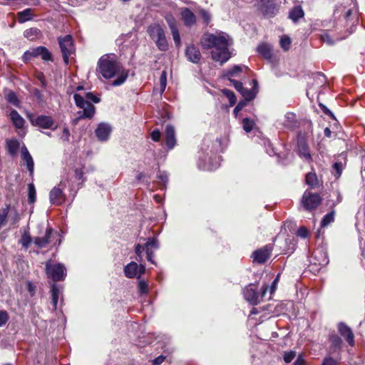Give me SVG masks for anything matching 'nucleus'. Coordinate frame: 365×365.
I'll return each instance as SVG.
<instances>
[{"label": "nucleus", "mask_w": 365, "mask_h": 365, "mask_svg": "<svg viewBox=\"0 0 365 365\" xmlns=\"http://www.w3.org/2000/svg\"><path fill=\"white\" fill-rule=\"evenodd\" d=\"M6 148L8 153L11 156H15L18 153L20 148V143L16 139H10L6 140Z\"/></svg>", "instance_id": "nucleus-28"}, {"label": "nucleus", "mask_w": 365, "mask_h": 365, "mask_svg": "<svg viewBox=\"0 0 365 365\" xmlns=\"http://www.w3.org/2000/svg\"><path fill=\"white\" fill-rule=\"evenodd\" d=\"M257 52L266 59H271L272 57V48L267 43H262L257 48Z\"/></svg>", "instance_id": "nucleus-29"}, {"label": "nucleus", "mask_w": 365, "mask_h": 365, "mask_svg": "<svg viewBox=\"0 0 365 365\" xmlns=\"http://www.w3.org/2000/svg\"><path fill=\"white\" fill-rule=\"evenodd\" d=\"M344 166L345 162L342 161H336L333 164L331 172L336 178H339L341 176Z\"/></svg>", "instance_id": "nucleus-33"}, {"label": "nucleus", "mask_w": 365, "mask_h": 365, "mask_svg": "<svg viewBox=\"0 0 365 365\" xmlns=\"http://www.w3.org/2000/svg\"><path fill=\"white\" fill-rule=\"evenodd\" d=\"M145 247L148 261L155 264V262L153 258L154 257V251L159 248V244L157 238L149 237L145 244Z\"/></svg>", "instance_id": "nucleus-15"}, {"label": "nucleus", "mask_w": 365, "mask_h": 365, "mask_svg": "<svg viewBox=\"0 0 365 365\" xmlns=\"http://www.w3.org/2000/svg\"><path fill=\"white\" fill-rule=\"evenodd\" d=\"M185 55L187 59L194 63H197L201 58V53L198 48L193 45H190L187 47L185 50Z\"/></svg>", "instance_id": "nucleus-24"}, {"label": "nucleus", "mask_w": 365, "mask_h": 365, "mask_svg": "<svg viewBox=\"0 0 365 365\" xmlns=\"http://www.w3.org/2000/svg\"><path fill=\"white\" fill-rule=\"evenodd\" d=\"M138 290L140 294H146L148 291V285L144 280L138 282Z\"/></svg>", "instance_id": "nucleus-52"}, {"label": "nucleus", "mask_w": 365, "mask_h": 365, "mask_svg": "<svg viewBox=\"0 0 365 365\" xmlns=\"http://www.w3.org/2000/svg\"><path fill=\"white\" fill-rule=\"evenodd\" d=\"M21 158L26 166L29 174L33 176L34 172V163L32 156L29 153L26 147L24 145L21 147Z\"/></svg>", "instance_id": "nucleus-19"}, {"label": "nucleus", "mask_w": 365, "mask_h": 365, "mask_svg": "<svg viewBox=\"0 0 365 365\" xmlns=\"http://www.w3.org/2000/svg\"><path fill=\"white\" fill-rule=\"evenodd\" d=\"M329 341L331 347L334 350L340 349L343 343L342 339L336 334L330 335Z\"/></svg>", "instance_id": "nucleus-35"}, {"label": "nucleus", "mask_w": 365, "mask_h": 365, "mask_svg": "<svg viewBox=\"0 0 365 365\" xmlns=\"http://www.w3.org/2000/svg\"><path fill=\"white\" fill-rule=\"evenodd\" d=\"M222 93L229 99V101L231 105H234L236 103V101H237L236 96L232 91L228 90V89H223Z\"/></svg>", "instance_id": "nucleus-45"}, {"label": "nucleus", "mask_w": 365, "mask_h": 365, "mask_svg": "<svg viewBox=\"0 0 365 365\" xmlns=\"http://www.w3.org/2000/svg\"><path fill=\"white\" fill-rule=\"evenodd\" d=\"M322 38L324 42H326L327 43H328L329 45H331L334 43V41H332V39L331 38L330 36L328 34H324L322 36Z\"/></svg>", "instance_id": "nucleus-63"}, {"label": "nucleus", "mask_w": 365, "mask_h": 365, "mask_svg": "<svg viewBox=\"0 0 365 365\" xmlns=\"http://www.w3.org/2000/svg\"><path fill=\"white\" fill-rule=\"evenodd\" d=\"M145 267L143 264L138 265L135 262L128 263L124 267V274L128 278L140 277L145 273Z\"/></svg>", "instance_id": "nucleus-13"}, {"label": "nucleus", "mask_w": 365, "mask_h": 365, "mask_svg": "<svg viewBox=\"0 0 365 365\" xmlns=\"http://www.w3.org/2000/svg\"><path fill=\"white\" fill-rule=\"evenodd\" d=\"M66 187V182L61 181L60 183L54 187L50 192L49 198L50 202L53 205H60L66 199V196L63 192V190Z\"/></svg>", "instance_id": "nucleus-12"}, {"label": "nucleus", "mask_w": 365, "mask_h": 365, "mask_svg": "<svg viewBox=\"0 0 365 365\" xmlns=\"http://www.w3.org/2000/svg\"><path fill=\"white\" fill-rule=\"evenodd\" d=\"M165 357L163 355H160L158 357H156L153 361V365H160L161 364L164 360H165Z\"/></svg>", "instance_id": "nucleus-64"}, {"label": "nucleus", "mask_w": 365, "mask_h": 365, "mask_svg": "<svg viewBox=\"0 0 365 365\" xmlns=\"http://www.w3.org/2000/svg\"><path fill=\"white\" fill-rule=\"evenodd\" d=\"M31 55L36 58L41 56L43 61H52L51 52L45 46H38L31 49Z\"/></svg>", "instance_id": "nucleus-22"}, {"label": "nucleus", "mask_w": 365, "mask_h": 365, "mask_svg": "<svg viewBox=\"0 0 365 365\" xmlns=\"http://www.w3.org/2000/svg\"><path fill=\"white\" fill-rule=\"evenodd\" d=\"M322 365H338L337 362L331 357H328L324 359Z\"/></svg>", "instance_id": "nucleus-61"}, {"label": "nucleus", "mask_w": 365, "mask_h": 365, "mask_svg": "<svg viewBox=\"0 0 365 365\" xmlns=\"http://www.w3.org/2000/svg\"><path fill=\"white\" fill-rule=\"evenodd\" d=\"M291 45V39L287 36H284L280 39V46L284 50H289Z\"/></svg>", "instance_id": "nucleus-43"}, {"label": "nucleus", "mask_w": 365, "mask_h": 365, "mask_svg": "<svg viewBox=\"0 0 365 365\" xmlns=\"http://www.w3.org/2000/svg\"><path fill=\"white\" fill-rule=\"evenodd\" d=\"M51 299L53 309H56L58 302V298L61 294L60 289L56 284H53L51 286Z\"/></svg>", "instance_id": "nucleus-31"}, {"label": "nucleus", "mask_w": 365, "mask_h": 365, "mask_svg": "<svg viewBox=\"0 0 365 365\" xmlns=\"http://www.w3.org/2000/svg\"><path fill=\"white\" fill-rule=\"evenodd\" d=\"M40 34V30L36 28H31L24 33V36L30 41H34Z\"/></svg>", "instance_id": "nucleus-36"}, {"label": "nucleus", "mask_w": 365, "mask_h": 365, "mask_svg": "<svg viewBox=\"0 0 365 365\" xmlns=\"http://www.w3.org/2000/svg\"><path fill=\"white\" fill-rule=\"evenodd\" d=\"M230 81L232 83L233 86L238 92L240 93L241 91H242L243 85L242 82L234 79H230Z\"/></svg>", "instance_id": "nucleus-57"}, {"label": "nucleus", "mask_w": 365, "mask_h": 365, "mask_svg": "<svg viewBox=\"0 0 365 365\" xmlns=\"http://www.w3.org/2000/svg\"><path fill=\"white\" fill-rule=\"evenodd\" d=\"M321 197L316 193L305 191L302 199V204L307 210L316 209L321 202Z\"/></svg>", "instance_id": "nucleus-10"}, {"label": "nucleus", "mask_w": 365, "mask_h": 365, "mask_svg": "<svg viewBox=\"0 0 365 365\" xmlns=\"http://www.w3.org/2000/svg\"><path fill=\"white\" fill-rule=\"evenodd\" d=\"M304 15L302 8L299 6L294 7L289 14V18L294 22H297Z\"/></svg>", "instance_id": "nucleus-30"}, {"label": "nucleus", "mask_w": 365, "mask_h": 365, "mask_svg": "<svg viewBox=\"0 0 365 365\" xmlns=\"http://www.w3.org/2000/svg\"><path fill=\"white\" fill-rule=\"evenodd\" d=\"M230 36L225 33L218 35L208 34L202 37L201 44L204 48H212V58L222 65L231 57L228 49L230 46Z\"/></svg>", "instance_id": "nucleus-1"}, {"label": "nucleus", "mask_w": 365, "mask_h": 365, "mask_svg": "<svg viewBox=\"0 0 365 365\" xmlns=\"http://www.w3.org/2000/svg\"><path fill=\"white\" fill-rule=\"evenodd\" d=\"M314 80L318 84H323L325 83V76L322 73H317L314 76Z\"/></svg>", "instance_id": "nucleus-59"}, {"label": "nucleus", "mask_w": 365, "mask_h": 365, "mask_svg": "<svg viewBox=\"0 0 365 365\" xmlns=\"http://www.w3.org/2000/svg\"><path fill=\"white\" fill-rule=\"evenodd\" d=\"M296 356V353L294 351L284 352L283 359L286 363H290Z\"/></svg>", "instance_id": "nucleus-50"}, {"label": "nucleus", "mask_w": 365, "mask_h": 365, "mask_svg": "<svg viewBox=\"0 0 365 365\" xmlns=\"http://www.w3.org/2000/svg\"><path fill=\"white\" fill-rule=\"evenodd\" d=\"M309 235V232L305 227H300L298 229L297 232V235L303 239L308 237Z\"/></svg>", "instance_id": "nucleus-53"}, {"label": "nucleus", "mask_w": 365, "mask_h": 365, "mask_svg": "<svg viewBox=\"0 0 365 365\" xmlns=\"http://www.w3.org/2000/svg\"><path fill=\"white\" fill-rule=\"evenodd\" d=\"M158 178L160 179L163 184H165L168 182V174L165 172L160 173L158 175Z\"/></svg>", "instance_id": "nucleus-62"}, {"label": "nucleus", "mask_w": 365, "mask_h": 365, "mask_svg": "<svg viewBox=\"0 0 365 365\" xmlns=\"http://www.w3.org/2000/svg\"><path fill=\"white\" fill-rule=\"evenodd\" d=\"M305 180L306 183L311 187H315L318 184L317 177L314 173H307Z\"/></svg>", "instance_id": "nucleus-38"}, {"label": "nucleus", "mask_w": 365, "mask_h": 365, "mask_svg": "<svg viewBox=\"0 0 365 365\" xmlns=\"http://www.w3.org/2000/svg\"><path fill=\"white\" fill-rule=\"evenodd\" d=\"M34 124L43 129L55 130L57 127L56 125L53 127L55 122L51 116L44 115L37 116Z\"/></svg>", "instance_id": "nucleus-17"}, {"label": "nucleus", "mask_w": 365, "mask_h": 365, "mask_svg": "<svg viewBox=\"0 0 365 365\" xmlns=\"http://www.w3.org/2000/svg\"><path fill=\"white\" fill-rule=\"evenodd\" d=\"M207 148H202V151L199 155L200 163L198 166L200 169L212 170L216 169L219 165L218 157L217 156V150H214L212 148L209 150V145Z\"/></svg>", "instance_id": "nucleus-5"}, {"label": "nucleus", "mask_w": 365, "mask_h": 365, "mask_svg": "<svg viewBox=\"0 0 365 365\" xmlns=\"http://www.w3.org/2000/svg\"><path fill=\"white\" fill-rule=\"evenodd\" d=\"M165 19L170 29L177 28L175 19L171 14H167Z\"/></svg>", "instance_id": "nucleus-46"}, {"label": "nucleus", "mask_w": 365, "mask_h": 365, "mask_svg": "<svg viewBox=\"0 0 365 365\" xmlns=\"http://www.w3.org/2000/svg\"><path fill=\"white\" fill-rule=\"evenodd\" d=\"M5 98L8 103L14 105V106H16V107L20 106L19 100L16 94L14 91H8L7 93L5 95Z\"/></svg>", "instance_id": "nucleus-34"}, {"label": "nucleus", "mask_w": 365, "mask_h": 365, "mask_svg": "<svg viewBox=\"0 0 365 365\" xmlns=\"http://www.w3.org/2000/svg\"><path fill=\"white\" fill-rule=\"evenodd\" d=\"M174 42L177 46L180 45V36L178 28L170 29Z\"/></svg>", "instance_id": "nucleus-49"}, {"label": "nucleus", "mask_w": 365, "mask_h": 365, "mask_svg": "<svg viewBox=\"0 0 365 365\" xmlns=\"http://www.w3.org/2000/svg\"><path fill=\"white\" fill-rule=\"evenodd\" d=\"M143 251H145V245H142L140 244H138L135 245V252L138 255V259H137V260L138 262H140L142 259V253L143 252Z\"/></svg>", "instance_id": "nucleus-51"}, {"label": "nucleus", "mask_w": 365, "mask_h": 365, "mask_svg": "<svg viewBox=\"0 0 365 365\" xmlns=\"http://www.w3.org/2000/svg\"><path fill=\"white\" fill-rule=\"evenodd\" d=\"M151 139L155 142H158L160 140L161 133L158 129H155L150 134Z\"/></svg>", "instance_id": "nucleus-56"}, {"label": "nucleus", "mask_w": 365, "mask_h": 365, "mask_svg": "<svg viewBox=\"0 0 365 365\" xmlns=\"http://www.w3.org/2000/svg\"><path fill=\"white\" fill-rule=\"evenodd\" d=\"M31 242H32L31 237L30 236L29 232L25 231L24 233L21 236L20 243L21 244V245L24 247L28 248Z\"/></svg>", "instance_id": "nucleus-40"}, {"label": "nucleus", "mask_w": 365, "mask_h": 365, "mask_svg": "<svg viewBox=\"0 0 365 365\" xmlns=\"http://www.w3.org/2000/svg\"><path fill=\"white\" fill-rule=\"evenodd\" d=\"M255 6L266 18H272L277 12V9L272 0H257Z\"/></svg>", "instance_id": "nucleus-11"}, {"label": "nucleus", "mask_w": 365, "mask_h": 365, "mask_svg": "<svg viewBox=\"0 0 365 365\" xmlns=\"http://www.w3.org/2000/svg\"><path fill=\"white\" fill-rule=\"evenodd\" d=\"M34 16V9L27 8L17 13V20L19 23L24 24L28 21L32 20Z\"/></svg>", "instance_id": "nucleus-26"}, {"label": "nucleus", "mask_w": 365, "mask_h": 365, "mask_svg": "<svg viewBox=\"0 0 365 365\" xmlns=\"http://www.w3.org/2000/svg\"><path fill=\"white\" fill-rule=\"evenodd\" d=\"M297 145L299 155L304 158L306 161L309 163L312 162V155L309 153V148L306 141L302 138L299 139L297 141Z\"/></svg>", "instance_id": "nucleus-21"}, {"label": "nucleus", "mask_w": 365, "mask_h": 365, "mask_svg": "<svg viewBox=\"0 0 365 365\" xmlns=\"http://www.w3.org/2000/svg\"><path fill=\"white\" fill-rule=\"evenodd\" d=\"M73 98L76 106L82 109L77 113L78 116L75 121L83 118H92L96 113V108L90 101L97 103L100 102V98L91 92L86 93V99L78 93H75Z\"/></svg>", "instance_id": "nucleus-4"}, {"label": "nucleus", "mask_w": 365, "mask_h": 365, "mask_svg": "<svg viewBox=\"0 0 365 365\" xmlns=\"http://www.w3.org/2000/svg\"><path fill=\"white\" fill-rule=\"evenodd\" d=\"M182 19L187 26H192L196 23L195 15L189 9L185 8L181 11Z\"/></svg>", "instance_id": "nucleus-25"}, {"label": "nucleus", "mask_w": 365, "mask_h": 365, "mask_svg": "<svg viewBox=\"0 0 365 365\" xmlns=\"http://www.w3.org/2000/svg\"><path fill=\"white\" fill-rule=\"evenodd\" d=\"M160 92L163 93L165 90L167 85V73L165 71H162L161 75L160 76Z\"/></svg>", "instance_id": "nucleus-44"}, {"label": "nucleus", "mask_w": 365, "mask_h": 365, "mask_svg": "<svg viewBox=\"0 0 365 365\" xmlns=\"http://www.w3.org/2000/svg\"><path fill=\"white\" fill-rule=\"evenodd\" d=\"M9 115L16 128L21 129L24 127L25 120L16 110H12Z\"/></svg>", "instance_id": "nucleus-27"}, {"label": "nucleus", "mask_w": 365, "mask_h": 365, "mask_svg": "<svg viewBox=\"0 0 365 365\" xmlns=\"http://www.w3.org/2000/svg\"><path fill=\"white\" fill-rule=\"evenodd\" d=\"M110 125L105 123H100L95 130L96 137L101 141H106L110 136Z\"/></svg>", "instance_id": "nucleus-18"}, {"label": "nucleus", "mask_w": 365, "mask_h": 365, "mask_svg": "<svg viewBox=\"0 0 365 365\" xmlns=\"http://www.w3.org/2000/svg\"><path fill=\"white\" fill-rule=\"evenodd\" d=\"M255 125V121L249 118H245L242 120L243 129L246 133H250L253 129Z\"/></svg>", "instance_id": "nucleus-39"}, {"label": "nucleus", "mask_w": 365, "mask_h": 365, "mask_svg": "<svg viewBox=\"0 0 365 365\" xmlns=\"http://www.w3.org/2000/svg\"><path fill=\"white\" fill-rule=\"evenodd\" d=\"M70 138V131L68 128H64L61 139L63 141L68 142Z\"/></svg>", "instance_id": "nucleus-58"}, {"label": "nucleus", "mask_w": 365, "mask_h": 365, "mask_svg": "<svg viewBox=\"0 0 365 365\" xmlns=\"http://www.w3.org/2000/svg\"><path fill=\"white\" fill-rule=\"evenodd\" d=\"M242 72V67L238 65H235L232 68L228 69L224 71L222 74L223 78H227L229 80L232 79V77H235Z\"/></svg>", "instance_id": "nucleus-32"}, {"label": "nucleus", "mask_w": 365, "mask_h": 365, "mask_svg": "<svg viewBox=\"0 0 365 365\" xmlns=\"http://www.w3.org/2000/svg\"><path fill=\"white\" fill-rule=\"evenodd\" d=\"M147 31L160 51H166L168 50L169 46L165 31L160 24H153L150 25L148 27Z\"/></svg>", "instance_id": "nucleus-6"}, {"label": "nucleus", "mask_w": 365, "mask_h": 365, "mask_svg": "<svg viewBox=\"0 0 365 365\" xmlns=\"http://www.w3.org/2000/svg\"><path fill=\"white\" fill-rule=\"evenodd\" d=\"M334 211L327 213V215H324V217H323V219L321 222L322 227L327 226L331 222L334 221Z\"/></svg>", "instance_id": "nucleus-42"}, {"label": "nucleus", "mask_w": 365, "mask_h": 365, "mask_svg": "<svg viewBox=\"0 0 365 365\" xmlns=\"http://www.w3.org/2000/svg\"><path fill=\"white\" fill-rule=\"evenodd\" d=\"M199 13H200V16L202 17V19L203 20V22L206 25H207L210 23V20H211V15H210V14L207 11H206L205 9H200Z\"/></svg>", "instance_id": "nucleus-48"}, {"label": "nucleus", "mask_w": 365, "mask_h": 365, "mask_svg": "<svg viewBox=\"0 0 365 365\" xmlns=\"http://www.w3.org/2000/svg\"><path fill=\"white\" fill-rule=\"evenodd\" d=\"M98 72L106 79H110L117 76L112 83L113 86H119L125 83L128 73L116 60L114 54H106L98 61Z\"/></svg>", "instance_id": "nucleus-2"}, {"label": "nucleus", "mask_w": 365, "mask_h": 365, "mask_svg": "<svg viewBox=\"0 0 365 365\" xmlns=\"http://www.w3.org/2000/svg\"><path fill=\"white\" fill-rule=\"evenodd\" d=\"M9 213V207L3 208L0 210V227L4 225Z\"/></svg>", "instance_id": "nucleus-47"}, {"label": "nucleus", "mask_w": 365, "mask_h": 365, "mask_svg": "<svg viewBox=\"0 0 365 365\" xmlns=\"http://www.w3.org/2000/svg\"><path fill=\"white\" fill-rule=\"evenodd\" d=\"M264 146L266 148L267 153L269 155H274L276 154V152H275L271 142L269 140H264Z\"/></svg>", "instance_id": "nucleus-54"}, {"label": "nucleus", "mask_w": 365, "mask_h": 365, "mask_svg": "<svg viewBox=\"0 0 365 365\" xmlns=\"http://www.w3.org/2000/svg\"><path fill=\"white\" fill-rule=\"evenodd\" d=\"M329 260L327 252L323 247H317L313 253L310 261V269L312 272H319L328 264Z\"/></svg>", "instance_id": "nucleus-7"}, {"label": "nucleus", "mask_w": 365, "mask_h": 365, "mask_svg": "<svg viewBox=\"0 0 365 365\" xmlns=\"http://www.w3.org/2000/svg\"><path fill=\"white\" fill-rule=\"evenodd\" d=\"M257 91L253 87L252 89H246L243 87L242 91H241L240 93L247 101H251L255 98Z\"/></svg>", "instance_id": "nucleus-37"}, {"label": "nucleus", "mask_w": 365, "mask_h": 365, "mask_svg": "<svg viewBox=\"0 0 365 365\" xmlns=\"http://www.w3.org/2000/svg\"><path fill=\"white\" fill-rule=\"evenodd\" d=\"M165 143L168 149H173L176 144L175 130L173 125H167L165 127Z\"/></svg>", "instance_id": "nucleus-20"}, {"label": "nucleus", "mask_w": 365, "mask_h": 365, "mask_svg": "<svg viewBox=\"0 0 365 365\" xmlns=\"http://www.w3.org/2000/svg\"><path fill=\"white\" fill-rule=\"evenodd\" d=\"M339 334L346 339L349 346H354V335L351 329L345 323L340 322L337 326Z\"/></svg>", "instance_id": "nucleus-16"}, {"label": "nucleus", "mask_w": 365, "mask_h": 365, "mask_svg": "<svg viewBox=\"0 0 365 365\" xmlns=\"http://www.w3.org/2000/svg\"><path fill=\"white\" fill-rule=\"evenodd\" d=\"M58 41L62 53L63 62L68 65L69 63V57L75 52L73 38L71 35L59 36L58 38Z\"/></svg>", "instance_id": "nucleus-8"}, {"label": "nucleus", "mask_w": 365, "mask_h": 365, "mask_svg": "<svg viewBox=\"0 0 365 365\" xmlns=\"http://www.w3.org/2000/svg\"><path fill=\"white\" fill-rule=\"evenodd\" d=\"M8 321V314L6 311H0V327L6 324Z\"/></svg>", "instance_id": "nucleus-55"}, {"label": "nucleus", "mask_w": 365, "mask_h": 365, "mask_svg": "<svg viewBox=\"0 0 365 365\" xmlns=\"http://www.w3.org/2000/svg\"><path fill=\"white\" fill-rule=\"evenodd\" d=\"M34 58V57L31 55V50H28V51H25L23 55V60L24 62H28V61H31V58Z\"/></svg>", "instance_id": "nucleus-60"}, {"label": "nucleus", "mask_w": 365, "mask_h": 365, "mask_svg": "<svg viewBox=\"0 0 365 365\" xmlns=\"http://www.w3.org/2000/svg\"><path fill=\"white\" fill-rule=\"evenodd\" d=\"M272 251V246L267 245L262 248L255 250L252 253L253 261L259 264L265 262L270 257Z\"/></svg>", "instance_id": "nucleus-14"}, {"label": "nucleus", "mask_w": 365, "mask_h": 365, "mask_svg": "<svg viewBox=\"0 0 365 365\" xmlns=\"http://www.w3.org/2000/svg\"><path fill=\"white\" fill-rule=\"evenodd\" d=\"M279 281V274H278L272 284L269 285H263L261 289V293L258 294L256 291V287L254 284H250L246 287L243 290V295L246 301L252 305H257L260 302V299L267 297V294L269 293L267 299H271L272 294L275 292L278 282Z\"/></svg>", "instance_id": "nucleus-3"}, {"label": "nucleus", "mask_w": 365, "mask_h": 365, "mask_svg": "<svg viewBox=\"0 0 365 365\" xmlns=\"http://www.w3.org/2000/svg\"><path fill=\"white\" fill-rule=\"evenodd\" d=\"M53 234L52 228H47L46 230L45 235L43 237H37L34 239V243L38 248L46 247V245L50 242L51 237Z\"/></svg>", "instance_id": "nucleus-23"}, {"label": "nucleus", "mask_w": 365, "mask_h": 365, "mask_svg": "<svg viewBox=\"0 0 365 365\" xmlns=\"http://www.w3.org/2000/svg\"><path fill=\"white\" fill-rule=\"evenodd\" d=\"M47 274L53 281L58 282L63 280L66 275V270L63 264L61 263L46 264Z\"/></svg>", "instance_id": "nucleus-9"}, {"label": "nucleus", "mask_w": 365, "mask_h": 365, "mask_svg": "<svg viewBox=\"0 0 365 365\" xmlns=\"http://www.w3.org/2000/svg\"><path fill=\"white\" fill-rule=\"evenodd\" d=\"M28 192L29 202L32 204L36 201V189L32 183L28 185Z\"/></svg>", "instance_id": "nucleus-41"}]
</instances>
